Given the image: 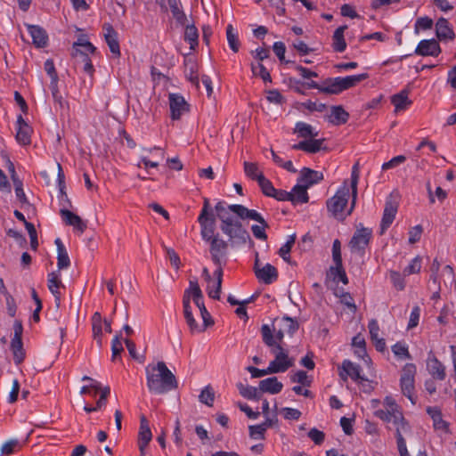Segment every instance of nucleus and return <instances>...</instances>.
<instances>
[{
    "instance_id": "18",
    "label": "nucleus",
    "mask_w": 456,
    "mask_h": 456,
    "mask_svg": "<svg viewBox=\"0 0 456 456\" xmlns=\"http://www.w3.org/2000/svg\"><path fill=\"white\" fill-rule=\"evenodd\" d=\"M255 273L257 279L265 283H272L277 278V271L274 266L265 264L260 266L258 261L255 263Z\"/></svg>"
},
{
    "instance_id": "28",
    "label": "nucleus",
    "mask_w": 456,
    "mask_h": 456,
    "mask_svg": "<svg viewBox=\"0 0 456 456\" xmlns=\"http://www.w3.org/2000/svg\"><path fill=\"white\" fill-rule=\"evenodd\" d=\"M105 41L115 56H119V44L118 41L117 32L110 24H105L103 27Z\"/></svg>"
},
{
    "instance_id": "22",
    "label": "nucleus",
    "mask_w": 456,
    "mask_h": 456,
    "mask_svg": "<svg viewBox=\"0 0 456 456\" xmlns=\"http://www.w3.org/2000/svg\"><path fill=\"white\" fill-rule=\"evenodd\" d=\"M436 35L440 41H452L455 34L449 21L444 18H440L436 23Z\"/></svg>"
},
{
    "instance_id": "47",
    "label": "nucleus",
    "mask_w": 456,
    "mask_h": 456,
    "mask_svg": "<svg viewBox=\"0 0 456 456\" xmlns=\"http://www.w3.org/2000/svg\"><path fill=\"white\" fill-rule=\"evenodd\" d=\"M296 237L295 235H289L286 240V242L279 249L280 256L286 261L287 263L290 262V250L295 243Z\"/></svg>"
},
{
    "instance_id": "51",
    "label": "nucleus",
    "mask_w": 456,
    "mask_h": 456,
    "mask_svg": "<svg viewBox=\"0 0 456 456\" xmlns=\"http://www.w3.org/2000/svg\"><path fill=\"white\" fill-rule=\"evenodd\" d=\"M422 260L421 257L417 256L411 260L409 265L403 270V275H411L420 272Z\"/></svg>"
},
{
    "instance_id": "63",
    "label": "nucleus",
    "mask_w": 456,
    "mask_h": 456,
    "mask_svg": "<svg viewBox=\"0 0 456 456\" xmlns=\"http://www.w3.org/2000/svg\"><path fill=\"white\" fill-rule=\"evenodd\" d=\"M225 208L226 209H228L229 215H231V213H233L241 219H245L248 210V208H247L246 207L239 204L229 205L227 207L225 206Z\"/></svg>"
},
{
    "instance_id": "32",
    "label": "nucleus",
    "mask_w": 456,
    "mask_h": 456,
    "mask_svg": "<svg viewBox=\"0 0 456 456\" xmlns=\"http://www.w3.org/2000/svg\"><path fill=\"white\" fill-rule=\"evenodd\" d=\"M27 28L34 45L37 47H43L46 45L47 35L42 28L35 25H28Z\"/></svg>"
},
{
    "instance_id": "54",
    "label": "nucleus",
    "mask_w": 456,
    "mask_h": 456,
    "mask_svg": "<svg viewBox=\"0 0 456 456\" xmlns=\"http://www.w3.org/2000/svg\"><path fill=\"white\" fill-rule=\"evenodd\" d=\"M244 172L247 176L256 181L259 179V176L263 175L262 172L259 171L257 165L252 162H244Z\"/></svg>"
},
{
    "instance_id": "15",
    "label": "nucleus",
    "mask_w": 456,
    "mask_h": 456,
    "mask_svg": "<svg viewBox=\"0 0 456 456\" xmlns=\"http://www.w3.org/2000/svg\"><path fill=\"white\" fill-rule=\"evenodd\" d=\"M168 101L172 119L177 120L189 111V105L181 94H169Z\"/></svg>"
},
{
    "instance_id": "56",
    "label": "nucleus",
    "mask_w": 456,
    "mask_h": 456,
    "mask_svg": "<svg viewBox=\"0 0 456 456\" xmlns=\"http://www.w3.org/2000/svg\"><path fill=\"white\" fill-rule=\"evenodd\" d=\"M251 70L254 76L260 77L265 82H271L270 73L262 63L252 64Z\"/></svg>"
},
{
    "instance_id": "49",
    "label": "nucleus",
    "mask_w": 456,
    "mask_h": 456,
    "mask_svg": "<svg viewBox=\"0 0 456 456\" xmlns=\"http://www.w3.org/2000/svg\"><path fill=\"white\" fill-rule=\"evenodd\" d=\"M261 333L264 343L270 347V350L274 348L275 346H281L280 344L275 342L272 330L267 324H264L262 326Z\"/></svg>"
},
{
    "instance_id": "46",
    "label": "nucleus",
    "mask_w": 456,
    "mask_h": 456,
    "mask_svg": "<svg viewBox=\"0 0 456 456\" xmlns=\"http://www.w3.org/2000/svg\"><path fill=\"white\" fill-rule=\"evenodd\" d=\"M199 34L195 26L188 25L184 30V39L189 42L191 50L198 45Z\"/></svg>"
},
{
    "instance_id": "6",
    "label": "nucleus",
    "mask_w": 456,
    "mask_h": 456,
    "mask_svg": "<svg viewBox=\"0 0 456 456\" xmlns=\"http://www.w3.org/2000/svg\"><path fill=\"white\" fill-rule=\"evenodd\" d=\"M416 371L417 369L415 364L406 363L402 370V375L400 378L401 391L412 404H415L417 401V397L414 395Z\"/></svg>"
},
{
    "instance_id": "25",
    "label": "nucleus",
    "mask_w": 456,
    "mask_h": 456,
    "mask_svg": "<svg viewBox=\"0 0 456 456\" xmlns=\"http://www.w3.org/2000/svg\"><path fill=\"white\" fill-rule=\"evenodd\" d=\"M208 242L210 243L212 259L216 264L219 265L225 255L227 243L218 237L213 238Z\"/></svg>"
},
{
    "instance_id": "24",
    "label": "nucleus",
    "mask_w": 456,
    "mask_h": 456,
    "mask_svg": "<svg viewBox=\"0 0 456 456\" xmlns=\"http://www.w3.org/2000/svg\"><path fill=\"white\" fill-rule=\"evenodd\" d=\"M369 333L375 348L379 352H384L387 348L386 341L379 336V326L375 319H371L368 324Z\"/></svg>"
},
{
    "instance_id": "21",
    "label": "nucleus",
    "mask_w": 456,
    "mask_h": 456,
    "mask_svg": "<svg viewBox=\"0 0 456 456\" xmlns=\"http://www.w3.org/2000/svg\"><path fill=\"white\" fill-rule=\"evenodd\" d=\"M323 179L322 173L307 167H304L300 171L298 183L305 186L307 189L314 184L320 183Z\"/></svg>"
},
{
    "instance_id": "39",
    "label": "nucleus",
    "mask_w": 456,
    "mask_h": 456,
    "mask_svg": "<svg viewBox=\"0 0 456 456\" xmlns=\"http://www.w3.org/2000/svg\"><path fill=\"white\" fill-rule=\"evenodd\" d=\"M55 244L57 246V266L59 269L68 268L69 265V258L68 253L61 240V239L57 238L55 240Z\"/></svg>"
},
{
    "instance_id": "30",
    "label": "nucleus",
    "mask_w": 456,
    "mask_h": 456,
    "mask_svg": "<svg viewBox=\"0 0 456 456\" xmlns=\"http://www.w3.org/2000/svg\"><path fill=\"white\" fill-rule=\"evenodd\" d=\"M198 222L200 225V233L206 241L211 240L214 236V225H215V218L214 217H203L199 216Z\"/></svg>"
},
{
    "instance_id": "55",
    "label": "nucleus",
    "mask_w": 456,
    "mask_h": 456,
    "mask_svg": "<svg viewBox=\"0 0 456 456\" xmlns=\"http://www.w3.org/2000/svg\"><path fill=\"white\" fill-rule=\"evenodd\" d=\"M280 322L282 324V329L285 330L287 333L293 334L298 328L297 322L289 315H283Z\"/></svg>"
},
{
    "instance_id": "59",
    "label": "nucleus",
    "mask_w": 456,
    "mask_h": 456,
    "mask_svg": "<svg viewBox=\"0 0 456 456\" xmlns=\"http://www.w3.org/2000/svg\"><path fill=\"white\" fill-rule=\"evenodd\" d=\"M290 380L293 383H298L302 386L309 387L311 380L305 370H297L296 373L290 376Z\"/></svg>"
},
{
    "instance_id": "3",
    "label": "nucleus",
    "mask_w": 456,
    "mask_h": 456,
    "mask_svg": "<svg viewBox=\"0 0 456 456\" xmlns=\"http://www.w3.org/2000/svg\"><path fill=\"white\" fill-rule=\"evenodd\" d=\"M349 197L350 187L346 182H344L335 195L327 201V208L336 219L343 220L352 213L356 198L352 196L351 205L348 206Z\"/></svg>"
},
{
    "instance_id": "62",
    "label": "nucleus",
    "mask_w": 456,
    "mask_h": 456,
    "mask_svg": "<svg viewBox=\"0 0 456 456\" xmlns=\"http://www.w3.org/2000/svg\"><path fill=\"white\" fill-rule=\"evenodd\" d=\"M422 232H423V228L421 225L418 224V225H415L413 227H411L410 230H409V239H408V241L410 244H414L416 242H418L420 238H421V235H422Z\"/></svg>"
},
{
    "instance_id": "64",
    "label": "nucleus",
    "mask_w": 456,
    "mask_h": 456,
    "mask_svg": "<svg viewBox=\"0 0 456 456\" xmlns=\"http://www.w3.org/2000/svg\"><path fill=\"white\" fill-rule=\"evenodd\" d=\"M157 3L161 6L164 10L170 9L174 15H177L179 13V7L177 0H156Z\"/></svg>"
},
{
    "instance_id": "37",
    "label": "nucleus",
    "mask_w": 456,
    "mask_h": 456,
    "mask_svg": "<svg viewBox=\"0 0 456 456\" xmlns=\"http://www.w3.org/2000/svg\"><path fill=\"white\" fill-rule=\"evenodd\" d=\"M348 113L341 106H333L328 117L329 122L334 125H341L347 121Z\"/></svg>"
},
{
    "instance_id": "12",
    "label": "nucleus",
    "mask_w": 456,
    "mask_h": 456,
    "mask_svg": "<svg viewBox=\"0 0 456 456\" xmlns=\"http://www.w3.org/2000/svg\"><path fill=\"white\" fill-rule=\"evenodd\" d=\"M361 373L362 369L360 365L348 359L344 360L341 366L338 367V376L343 381H346L348 378L358 383L365 381L366 379Z\"/></svg>"
},
{
    "instance_id": "43",
    "label": "nucleus",
    "mask_w": 456,
    "mask_h": 456,
    "mask_svg": "<svg viewBox=\"0 0 456 456\" xmlns=\"http://www.w3.org/2000/svg\"><path fill=\"white\" fill-rule=\"evenodd\" d=\"M185 74L190 80L195 81L198 78V67L196 61L191 56H187L184 60Z\"/></svg>"
},
{
    "instance_id": "9",
    "label": "nucleus",
    "mask_w": 456,
    "mask_h": 456,
    "mask_svg": "<svg viewBox=\"0 0 456 456\" xmlns=\"http://www.w3.org/2000/svg\"><path fill=\"white\" fill-rule=\"evenodd\" d=\"M271 353L274 355V360L269 363V371L273 373L285 372L294 365V360L289 357L288 352L281 346L271 349Z\"/></svg>"
},
{
    "instance_id": "10",
    "label": "nucleus",
    "mask_w": 456,
    "mask_h": 456,
    "mask_svg": "<svg viewBox=\"0 0 456 456\" xmlns=\"http://www.w3.org/2000/svg\"><path fill=\"white\" fill-rule=\"evenodd\" d=\"M371 235L372 231L370 229L359 225L349 242L351 251L362 254L369 245Z\"/></svg>"
},
{
    "instance_id": "48",
    "label": "nucleus",
    "mask_w": 456,
    "mask_h": 456,
    "mask_svg": "<svg viewBox=\"0 0 456 456\" xmlns=\"http://www.w3.org/2000/svg\"><path fill=\"white\" fill-rule=\"evenodd\" d=\"M253 298H254V297L252 296L250 297H248V298H245L242 300H239L233 295H229L227 297V301L232 305H238V308L236 309L235 314H246V312H247L246 305L251 303Z\"/></svg>"
},
{
    "instance_id": "52",
    "label": "nucleus",
    "mask_w": 456,
    "mask_h": 456,
    "mask_svg": "<svg viewBox=\"0 0 456 456\" xmlns=\"http://www.w3.org/2000/svg\"><path fill=\"white\" fill-rule=\"evenodd\" d=\"M199 399L200 403L208 406H212L215 400V393L213 388L210 386H207L204 389H202L199 395Z\"/></svg>"
},
{
    "instance_id": "2",
    "label": "nucleus",
    "mask_w": 456,
    "mask_h": 456,
    "mask_svg": "<svg viewBox=\"0 0 456 456\" xmlns=\"http://www.w3.org/2000/svg\"><path fill=\"white\" fill-rule=\"evenodd\" d=\"M215 208L218 218L221 220V230L229 237L231 244L232 246L246 245L250 240L247 230L242 227L238 220L229 215L228 209L223 202H218Z\"/></svg>"
},
{
    "instance_id": "1",
    "label": "nucleus",
    "mask_w": 456,
    "mask_h": 456,
    "mask_svg": "<svg viewBox=\"0 0 456 456\" xmlns=\"http://www.w3.org/2000/svg\"><path fill=\"white\" fill-rule=\"evenodd\" d=\"M147 387L151 393L163 395L176 388L177 381L175 375L164 362L146 367Z\"/></svg>"
},
{
    "instance_id": "41",
    "label": "nucleus",
    "mask_w": 456,
    "mask_h": 456,
    "mask_svg": "<svg viewBox=\"0 0 456 456\" xmlns=\"http://www.w3.org/2000/svg\"><path fill=\"white\" fill-rule=\"evenodd\" d=\"M329 274L336 281H341L345 285L348 283L342 261H339V264L334 263V265L330 268Z\"/></svg>"
},
{
    "instance_id": "27",
    "label": "nucleus",
    "mask_w": 456,
    "mask_h": 456,
    "mask_svg": "<svg viewBox=\"0 0 456 456\" xmlns=\"http://www.w3.org/2000/svg\"><path fill=\"white\" fill-rule=\"evenodd\" d=\"M60 213L64 223L68 225L73 226V228L77 230L79 232H83L86 228V223L73 212L68 209H61Z\"/></svg>"
},
{
    "instance_id": "23",
    "label": "nucleus",
    "mask_w": 456,
    "mask_h": 456,
    "mask_svg": "<svg viewBox=\"0 0 456 456\" xmlns=\"http://www.w3.org/2000/svg\"><path fill=\"white\" fill-rule=\"evenodd\" d=\"M427 412L433 420V427L436 431L447 434L449 430V423L443 419L441 410L437 407H428Z\"/></svg>"
},
{
    "instance_id": "58",
    "label": "nucleus",
    "mask_w": 456,
    "mask_h": 456,
    "mask_svg": "<svg viewBox=\"0 0 456 456\" xmlns=\"http://www.w3.org/2000/svg\"><path fill=\"white\" fill-rule=\"evenodd\" d=\"M404 275L395 271L389 272V279L393 283L394 287L397 289H403L405 286Z\"/></svg>"
},
{
    "instance_id": "44",
    "label": "nucleus",
    "mask_w": 456,
    "mask_h": 456,
    "mask_svg": "<svg viewBox=\"0 0 456 456\" xmlns=\"http://www.w3.org/2000/svg\"><path fill=\"white\" fill-rule=\"evenodd\" d=\"M61 286V281L59 274L56 273H51L48 275V289L52 292V294L55 297L56 300L59 299Z\"/></svg>"
},
{
    "instance_id": "20",
    "label": "nucleus",
    "mask_w": 456,
    "mask_h": 456,
    "mask_svg": "<svg viewBox=\"0 0 456 456\" xmlns=\"http://www.w3.org/2000/svg\"><path fill=\"white\" fill-rule=\"evenodd\" d=\"M32 128L20 115L16 122V140L21 145H28L30 143V136Z\"/></svg>"
},
{
    "instance_id": "11",
    "label": "nucleus",
    "mask_w": 456,
    "mask_h": 456,
    "mask_svg": "<svg viewBox=\"0 0 456 456\" xmlns=\"http://www.w3.org/2000/svg\"><path fill=\"white\" fill-rule=\"evenodd\" d=\"M202 273L205 281H207L206 289L208 295L214 299L219 298L223 279L222 268H216L212 275L210 274L209 271L207 268H204Z\"/></svg>"
},
{
    "instance_id": "31",
    "label": "nucleus",
    "mask_w": 456,
    "mask_h": 456,
    "mask_svg": "<svg viewBox=\"0 0 456 456\" xmlns=\"http://www.w3.org/2000/svg\"><path fill=\"white\" fill-rule=\"evenodd\" d=\"M409 93L410 90L405 88L392 96L391 102L396 112L406 110L411 104V101L409 100Z\"/></svg>"
},
{
    "instance_id": "13",
    "label": "nucleus",
    "mask_w": 456,
    "mask_h": 456,
    "mask_svg": "<svg viewBox=\"0 0 456 456\" xmlns=\"http://www.w3.org/2000/svg\"><path fill=\"white\" fill-rule=\"evenodd\" d=\"M93 337L99 347L102 346V334L111 332V321L102 318V315H93L92 318Z\"/></svg>"
},
{
    "instance_id": "53",
    "label": "nucleus",
    "mask_w": 456,
    "mask_h": 456,
    "mask_svg": "<svg viewBox=\"0 0 456 456\" xmlns=\"http://www.w3.org/2000/svg\"><path fill=\"white\" fill-rule=\"evenodd\" d=\"M257 223L258 224H254L251 226V231L256 239L265 240L267 238L265 229L268 225L264 218H262V221H257Z\"/></svg>"
},
{
    "instance_id": "61",
    "label": "nucleus",
    "mask_w": 456,
    "mask_h": 456,
    "mask_svg": "<svg viewBox=\"0 0 456 456\" xmlns=\"http://www.w3.org/2000/svg\"><path fill=\"white\" fill-rule=\"evenodd\" d=\"M259 186L262 189V191L268 197H271L273 193H274V187L272 183L266 179L264 175L259 176L257 180Z\"/></svg>"
},
{
    "instance_id": "4",
    "label": "nucleus",
    "mask_w": 456,
    "mask_h": 456,
    "mask_svg": "<svg viewBox=\"0 0 456 456\" xmlns=\"http://www.w3.org/2000/svg\"><path fill=\"white\" fill-rule=\"evenodd\" d=\"M367 74H358L347 77H337L324 81L320 88V92L338 94L341 92L356 86L361 81L367 78Z\"/></svg>"
},
{
    "instance_id": "8",
    "label": "nucleus",
    "mask_w": 456,
    "mask_h": 456,
    "mask_svg": "<svg viewBox=\"0 0 456 456\" xmlns=\"http://www.w3.org/2000/svg\"><path fill=\"white\" fill-rule=\"evenodd\" d=\"M383 404L384 409L375 411L376 417L388 423L403 419V414L402 409L392 396H386Z\"/></svg>"
},
{
    "instance_id": "40",
    "label": "nucleus",
    "mask_w": 456,
    "mask_h": 456,
    "mask_svg": "<svg viewBox=\"0 0 456 456\" xmlns=\"http://www.w3.org/2000/svg\"><path fill=\"white\" fill-rule=\"evenodd\" d=\"M240 394L246 399L248 400H259L261 393L259 387H255L248 385H243L241 383L237 385Z\"/></svg>"
},
{
    "instance_id": "35",
    "label": "nucleus",
    "mask_w": 456,
    "mask_h": 456,
    "mask_svg": "<svg viewBox=\"0 0 456 456\" xmlns=\"http://www.w3.org/2000/svg\"><path fill=\"white\" fill-rule=\"evenodd\" d=\"M346 28H347L346 25L340 26L335 30V32L333 34L332 46L336 52L342 53L346 48V43L345 41V37H344V33L346 30Z\"/></svg>"
},
{
    "instance_id": "33",
    "label": "nucleus",
    "mask_w": 456,
    "mask_h": 456,
    "mask_svg": "<svg viewBox=\"0 0 456 456\" xmlns=\"http://www.w3.org/2000/svg\"><path fill=\"white\" fill-rule=\"evenodd\" d=\"M290 201L294 204H302L308 201L307 188L303 184L297 183L289 191Z\"/></svg>"
},
{
    "instance_id": "5",
    "label": "nucleus",
    "mask_w": 456,
    "mask_h": 456,
    "mask_svg": "<svg viewBox=\"0 0 456 456\" xmlns=\"http://www.w3.org/2000/svg\"><path fill=\"white\" fill-rule=\"evenodd\" d=\"M183 305V314H192L196 310H199L200 314H208L201 290L197 282H190L189 288L184 292Z\"/></svg>"
},
{
    "instance_id": "38",
    "label": "nucleus",
    "mask_w": 456,
    "mask_h": 456,
    "mask_svg": "<svg viewBox=\"0 0 456 456\" xmlns=\"http://www.w3.org/2000/svg\"><path fill=\"white\" fill-rule=\"evenodd\" d=\"M322 144V140L309 138V140H305L298 142L297 144H295L293 149L301 150L309 153H314L321 150Z\"/></svg>"
},
{
    "instance_id": "34",
    "label": "nucleus",
    "mask_w": 456,
    "mask_h": 456,
    "mask_svg": "<svg viewBox=\"0 0 456 456\" xmlns=\"http://www.w3.org/2000/svg\"><path fill=\"white\" fill-rule=\"evenodd\" d=\"M294 133L297 134L298 137L302 138H315L318 136V131L311 125L305 122H297L296 123Z\"/></svg>"
},
{
    "instance_id": "7",
    "label": "nucleus",
    "mask_w": 456,
    "mask_h": 456,
    "mask_svg": "<svg viewBox=\"0 0 456 456\" xmlns=\"http://www.w3.org/2000/svg\"><path fill=\"white\" fill-rule=\"evenodd\" d=\"M12 330L13 335L10 342V349L12 353L14 362L16 364H20L26 357V352L23 348L22 342L23 326L21 322L16 320L13 323Z\"/></svg>"
},
{
    "instance_id": "29",
    "label": "nucleus",
    "mask_w": 456,
    "mask_h": 456,
    "mask_svg": "<svg viewBox=\"0 0 456 456\" xmlns=\"http://www.w3.org/2000/svg\"><path fill=\"white\" fill-rule=\"evenodd\" d=\"M283 385L276 377L267 378L259 382L260 393L275 395L282 390Z\"/></svg>"
},
{
    "instance_id": "19",
    "label": "nucleus",
    "mask_w": 456,
    "mask_h": 456,
    "mask_svg": "<svg viewBox=\"0 0 456 456\" xmlns=\"http://www.w3.org/2000/svg\"><path fill=\"white\" fill-rule=\"evenodd\" d=\"M427 369L435 379L441 381L445 379V366L434 354H429L428 357Z\"/></svg>"
},
{
    "instance_id": "45",
    "label": "nucleus",
    "mask_w": 456,
    "mask_h": 456,
    "mask_svg": "<svg viewBox=\"0 0 456 456\" xmlns=\"http://www.w3.org/2000/svg\"><path fill=\"white\" fill-rule=\"evenodd\" d=\"M226 37L230 48L234 53H237L240 49V41L238 38V33L231 24L226 27Z\"/></svg>"
},
{
    "instance_id": "17",
    "label": "nucleus",
    "mask_w": 456,
    "mask_h": 456,
    "mask_svg": "<svg viewBox=\"0 0 456 456\" xmlns=\"http://www.w3.org/2000/svg\"><path fill=\"white\" fill-rule=\"evenodd\" d=\"M95 47L84 36H80L73 44L72 56L74 58H82L83 55L90 57L95 53Z\"/></svg>"
},
{
    "instance_id": "14",
    "label": "nucleus",
    "mask_w": 456,
    "mask_h": 456,
    "mask_svg": "<svg viewBox=\"0 0 456 456\" xmlns=\"http://www.w3.org/2000/svg\"><path fill=\"white\" fill-rule=\"evenodd\" d=\"M186 323L192 333H200L215 324L212 315H184Z\"/></svg>"
},
{
    "instance_id": "50",
    "label": "nucleus",
    "mask_w": 456,
    "mask_h": 456,
    "mask_svg": "<svg viewBox=\"0 0 456 456\" xmlns=\"http://www.w3.org/2000/svg\"><path fill=\"white\" fill-rule=\"evenodd\" d=\"M433 20L428 16L419 17L414 24V33L419 34L421 30H428L433 27Z\"/></svg>"
},
{
    "instance_id": "57",
    "label": "nucleus",
    "mask_w": 456,
    "mask_h": 456,
    "mask_svg": "<svg viewBox=\"0 0 456 456\" xmlns=\"http://www.w3.org/2000/svg\"><path fill=\"white\" fill-rule=\"evenodd\" d=\"M395 427V437L396 439H400V437H403V434L410 431V426L404 417L403 419H399L392 422Z\"/></svg>"
},
{
    "instance_id": "26",
    "label": "nucleus",
    "mask_w": 456,
    "mask_h": 456,
    "mask_svg": "<svg viewBox=\"0 0 456 456\" xmlns=\"http://www.w3.org/2000/svg\"><path fill=\"white\" fill-rule=\"evenodd\" d=\"M152 438L151 428L145 417L141 418V425L139 430L138 446L141 453H144V450Z\"/></svg>"
},
{
    "instance_id": "36",
    "label": "nucleus",
    "mask_w": 456,
    "mask_h": 456,
    "mask_svg": "<svg viewBox=\"0 0 456 456\" xmlns=\"http://www.w3.org/2000/svg\"><path fill=\"white\" fill-rule=\"evenodd\" d=\"M397 207L391 202H387L381 221L382 232L391 225L395 217Z\"/></svg>"
},
{
    "instance_id": "42",
    "label": "nucleus",
    "mask_w": 456,
    "mask_h": 456,
    "mask_svg": "<svg viewBox=\"0 0 456 456\" xmlns=\"http://www.w3.org/2000/svg\"><path fill=\"white\" fill-rule=\"evenodd\" d=\"M391 350L395 356L400 360L411 359L409 347L405 342H396L392 346Z\"/></svg>"
},
{
    "instance_id": "16",
    "label": "nucleus",
    "mask_w": 456,
    "mask_h": 456,
    "mask_svg": "<svg viewBox=\"0 0 456 456\" xmlns=\"http://www.w3.org/2000/svg\"><path fill=\"white\" fill-rule=\"evenodd\" d=\"M440 53L441 47L436 39L421 40L415 49V53L420 56H437Z\"/></svg>"
},
{
    "instance_id": "60",
    "label": "nucleus",
    "mask_w": 456,
    "mask_h": 456,
    "mask_svg": "<svg viewBox=\"0 0 456 456\" xmlns=\"http://www.w3.org/2000/svg\"><path fill=\"white\" fill-rule=\"evenodd\" d=\"M359 181V164L356 163L353 166L351 173V189L352 196L357 197V184Z\"/></svg>"
}]
</instances>
